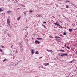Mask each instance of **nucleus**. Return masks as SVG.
Instances as JSON below:
<instances>
[{
    "label": "nucleus",
    "instance_id": "obj_1",
    "mask_svg": "<svg viewBox=\"0 0 77 77\" xmlns=\"http://www.w3.org/2000/svg\"><path fill=\"white\" fill-rule=\"evenodd\" d=\"M7 23L8 24V26L10 25V21H9V19H7Z\"/></svg>",
    "mask_w": 77,
    "mask_h": 77
},
{
    "label": "nucleus",
    "instance_id": "obj_2",
    "mask_svg": "<svg viewBox=\"0 0 77 77\" xmlns=\"http://www.w3.org/2000/svg\"><path fill=\"white\" fill-rule=\"evenodd\" d=\"M20 51H21V52H23V46H20Z\"/></svg>",
    "mask_w": 77,
    "mask_h": 77
},
{
    "label": "nucleus",
    "instance_id": "obj_3",
    "mask_svg": "<svg viewBox=\"0 0 77 77\" xmlns=\"http://www.w3.org/2000/svg\"><path fill=\"white\" fill-rule=\"evenodd\" d=\"M35 42L36 44H39L40 43V42L38 40H35Z\"/></svg>",
    "mask_w": 77,
    "mask_h": 77
},
{
    "label": "nucleus",
    "instance_id": "obj_4",
    "mask_svg": "<svg viewBox=\"0 0 77 77\" xmlns=\"http://www.w3.org/2000/svg\"><path fill=\"white\" fill-rule=\"evenodd\" d=\"M68 2H69V3H71V2L69 1L68 0H66V1H65L64 2V3H68Z\"/></svg>",
    "mask_w": 77,
    "mask_h": 77
},
{
    "label": "nucleus",
    "instance_id": "obj_5",
    "mask_svg": "<svg viewBox=\"0 0 77 77\" xmlns=\"http://www.w3.org/2000/svg\"><path fill=\"white\" fill-rule=\"evenodd\" d=\"M31 53L32 54H33L34 53V50L33 49H31Z\"/></svg>",
    "mask_w": 77,
    "mask_h": 77
},
{
    "label": "nucleus",
    "instance_id": "obj_6",
    "mask_svg": "<svg viewBox=\"0 0 77 77\" xmlns=\"http://www.w3.org/2000/svg\"><path fill=\"white\" fill-rule=\"evenodd\" d=\"M62 55H65L66 56H68V54H62L61 55H60L61 56H62Z\"/></svg>",
    "mask_w": 77,
    "mask_h": 77
},
{
    "label": "nucleus",
    "instance_id": "obj_7",
    "mask_svg": "<svg viewBox=\"0 0 77 77\" xmlns=\"http://www.w3.org/2000/svg\"><path fill=\"white\" fill-rule=\"evenodd\" d=\"M59 51H62V52H65V50H59Z\"/></svg>",
    "mask_w": 77,
    "mask_h": 77
},
{
    "label": "nucleus",
    "instance_id": "obj_8",
    "mask_svg": "<svg viewBox=\"0 0 77 77\" xmlns=\"http://www.w3.org/2000/svg\"><path fill=\"white\" fill-rule=\"evenodd\" d=\"M69 32H72V29H69Z\"/></svg>",
    "mask_w": 77,
    "mask_h": 77
},
{
    "label": "nucleus",
    "instance_id": "obj_9",
    "mask_svg": "<svg viewBox=\"0 0 77 77\" xmlns=\"http://www.w3.org/2000/svg\"><path fill=\"white\" fill-rule=\"evenodd\" d=\"M35 53L37 54H39V51H37L35 52Z\"/></svg>",
    "mask_w": 77,
    "mask_h": 77
},
{
    "label": "nucleus",
    "instance_id": "obj_10",
    "mask_svg": "<svg viewBox=\"0 0 77 77\" xmlns=\"http://www.w3.org/2000/svg\"><path fill=\"white\" fill-rule=\"evenodd\" d=\"M21 18V16H20L19 17H18L17 18V20H20Z\"/></svg>",
    "mask_w": 77,
    "mask_h": 77
},
{
    "label": "nucleus",
    "instance_id": "obj_11",
    "mask_svg": "<svg viewBox=\"0 0 77 77\" xmlns=\"http://www.w3.org/2000/svg\"><path fill=\"white\" fill-rule=\"evenodd\" d=\"M47 51H48L49 52H50V51H51V52H52V51H52V50H48V49L47 50Z\"/></svg>",
    "mask_w": 77,
    "mask_h": 77
},
{
    "label": "nucleus",
    "instance_id": "obj_12",
    "mask_svg": "<svg viewBox=\"0 0 77 77\" xmlns=\"http://www.w3.org/2000/svg\"><path fill=\"white\" fill-rule=\"evenodd\" d=\"M7 13H8V14H10V13L11 12V11H7Z\"/></svg>",
    "mask_w": 77,
    "mask_h": 77
},
{
    "label": "nucleus",
    "instance_id": "obj_13",
    "mask_svg": "<svg viewBox=\"0 0 77 77\" xmlns=\"http://www.w3.org/2000/svg\"><path fill=\"white\" fill-rule=\"evenodd\" d=\"M37 39L38 40H41V39H42V38H37Z\"/></svg>",
    "mask_w": 77,
    "mask_h": 77
},
{
    "label": "nucleus",
    "instance_id": "obj_14",
    "mask_svg": "<svg viewBox=\"0 0 77 77\" xmlns=\"http://www.w3.org/2000/svg\"><path fill=\"white\" fill-rule=\"evenodd\" d=\"M19 45H20V47H21V42H19Z\"/></svg>",
    "mask_w": 77,
    "mask_h": 77
},
{
    "label": "nucleus",
    "instance_id": "obj_15",
    "mask_svg": "<svg viewBox=\"0 0 77 77\" xmlns=\"http://www.w3.org/2000/svg\"><path fill=\"white\" fill-rule=\"evenodd\" d=\"M56 40L57 41H58V42H59L60 41V40L59 39L56 38Z\"/></svg>",
    "mask_w": 77,
    "mask_h": 77
},
{
    "label": "nucleus",
    "instance_id": "obj_16",
    "mask_svg": "<svg viewBox=\"0 0 77 77\" xmlns=\"http://www.w3.org/2000/svg\"><path fill=\"white\" fill-rule=\"evenodd\" d=\"M42 26H43L44 28H45V29L46 28L45 27H46V26H45V25H42Z\"/></svg>",
    "mask_w": 77,
    "mask_h": 77
},
{
    "label": "nucleus",
    "instance_id": "obj_17",
    "mask_svg": "<svg viewBox=\"0 0 77 77\" xmlns=\"http://www.w3.org/2000/svg\"><path fill=\"white\" fill-rule=\"evenodd\" d=\"M38 17H42V16H41V15H38Z\"/></svg>",
    "mask_w": 77,
    "mask_h": 77
},
{
    "label": "nucleus",
    "instance_id": "obj_18",
    "mask_svg": "<svg viewBox=\"0 0 77 77\" xmlns=\"http://www.w3.org/2000/svg\"><path fill=\"white\" fill-rule=\"evenodd\" d=\"M55 38H59L60 39H61V38L58 37V36H55Z\"/></svg>",
    "mask_w": 77,
    "mask_h": 77
},
{
    "label": "nucleus",
    "instance_id": "obj_19",
    "mask_svg": "<svg viewBox=\"0 0 77 77\" xmlns=\"http://www.w3.org/2000/svg\"><path fill=\"white\" fill-rule=\"evenodd\" d=\"M7 60V59H4V60H3V62H5V61H6Z\"/></svg>",
    "mask_w": 77,
    "mask_h": 77
},
{
    "label": "nucleus",
    "instance_id": "obj_20",
    "mask_svg": "<svg viewBox=\"0 0 77 77\" xmlns=\"http://www.w3.org/2000/svg\"><path fill=\"white\" fill-rule=\"evenodd\" d=\"M67 48H68V49L69 50V49H70V48H69V47H68V46H67Z\"/></svg>",
    "mask_w": 77,
    "mask_h": 77
},
{
    "label": "nucleus",
    "instance_id": "obj_21",
    "mask_svg": "<svg viewBox=\"0 0 77 77\" xmlns=\"http://www.w3.org/2000/svg\"><path fill=\"white\" fill-rule=\"evenodd\" d=\"M0 51H1V52H3V50H2L0 49Z\"/></svg>",
    "mask_w": 77,
    "mask_h": 77
},
{
    "label": "nucleus",
    "instance_id": "obj_22",
    "mask_svg": "<svg viewBox=\"0 0 77 77\" xmlns=\"http://www.w3.org/2000/svg\"><path fill=\"white\" fill-rule=\"evenodd\" d=\"M66 32H64L63 35H66Z\"/></svg>",
    "mask_w": 77,
    "mask_h": 77
},
{
    "label": "nucleus",
    "instance_id": "obj_23",
    "mask_svg": "<svg viewBox=\"0 0 77 77\" xmlns=\"http://www.w3.org/2000/svg\"><path fill=\"white\" fill-rule=\"evenodd\" d=\"M3 11V10H2L1 8H0V12H2Z\"/></svg>",
    "mask_w": 77,
    "mask_h": 77
},
{
    "label": "nucleus",
    "instance_id": "obj_24",
    "mask_svg": "<svg viewBox=\"0 0 77 77\" xmlns=\"http://www.w3.org/2000/svg\"><path fill=\"white\" fill-rule=\"evenodd\" d=\"M29 12H33V11H32V10H30L29 11Z\"/></svg>",
    "mask_w": 77,
    "mask_h": 77
},
{
    "label": "nucleus",
    "instance_id": "obj_25",
    "mask_svg": "<svg viewBox=\"0 0 77 77\" xmlns=\"http://www.w3.org/2000/svg\"><path fill=\"white\" fill-rule=\"evenodd\" d=\"M66 8H69V7L68 6L66 5Z\"/></svg>",
    "mask_w": 77,
    "mask_h": 77
},
{
    "label": "nucleus",
    "instance_id": "obj_26",
    "mask_svg": "<svg viewBox=\"0 0 77 77\" xmlns=\"http://www.w3.org/2000/svg\"><path fill=\"white\" fill-rule=\"evenodd\" d=\"M1 47L2 48H5V47H4V46H2V45L1 46Z\"/></svg>",
    "mask_w": 77,
    "mask_h": 77
},
{
    "label": "nucleus",
    "instance_id": "obj_27",
    "mask_svg": "<svg viewBox=\"0 0 77 77\" xmlns=\"http://www.w3.org/2000/svg\"><path fill=\"white\" fill-rule=\"evenodd\" d=\"M72 5H73V6H75V5H74V4H72Z\"/></svg>",
    "mask_w": 77,
    "mask_h": 77
},
{
    "label": "nucleus",
    "instance_id": "obj_28",
    "mask_svg": "<svg viewBox=\"0 0 77 77\" xmlns=\"http://www.w3.org/2000/svg\"><path fill=\"white\" fill-rule=\"evenodd\" d=\"M43 23H45V24H46L47 23V22H46L45 21V22H43Z\"/></svg>",
    "mask_w": 77,
    "mask_h": 77
},
{
    "label": "nucleus",
    "instance_id": "obj_29",
    "mask_svg": "<svg viewBox=\"0 0 77 77\" xmlns=\"http://www.w3.org/2000/svg\"><path fill=\"white\" fill-rule=\"evenodd\" d=\"M54 24H55V25H57V24L56 23H54Z\"/></svg>",
    "mask_w": 77,
    "mask_h": 77
},
{
    "label": "nucleus",
    "instance_id": "obj_30",
    "mask_svg": "<svg viewBox=\"0 0 77 77\" xmlns=\"http://www.w3.org/2000/svg\"><path fill=\"white\" fill-rule=\"evenodd\" d=\"M62 16H63L64 17H65V18H66V17H65V16H63V15H62Z\"/></svg>",
    "mask_w": 77,
    "mask_h": 77
},
{
    "label": "nucleus",
    "instance_id": "obj_31",
    "mask_svg": "<svg viewBox=\"0 0 77 77\" xmlns=\"http://www.w3.org/2000/svg\"><path fill=\"white\" fill-rule=\"evenodd\" d=\"M58 56H60V54L59 53V54H58Z\"/></svg>",
    "mask_w": 77,
    "mask_h": 77
},
{
    "label": "nucleus",
    "instance_id": "obj_32",
    "mask_svg": "<svg viewBox=\"0 0 77 77\" xmlns=\"http://www.w3.org/2000/svg\"><path fill=\"white\" fill-rule=\"evenodd\" d=\"M57 26H60V25L58 24H57Z\"/></svg>",
    "mask_w": 77,
    "mask_h": 77
},
{
    "label": "nucleus",
    "instance_id": "obj_33",
    "mask_svg": "<svg viewBox=\"0 0 77 77\" xmlns=\"http://www.w3.org/2000/svg\"><path fill=\"white\" fill-rule=\"evenodd\" d=\"M42 68H44V69H48L45 68H44V67H42Z\"/></svg>",
    "mask_w": 77,
    "mask_h": 77
},
{
    "label": "nucleus",
    "instance_id": "obj_34",
    "mask_svg": "<svg viewBox=\"0 0 77 77\" xmlns=\"http://www.w3.org/2000/svg\"><path fill=\"white\" fill-rule=\"evenodd\" d=\"M60 27L61 29H63V28H62V26H60Z\"/></svg>",
    "mask_w": 77,
    "mask_h": 77
},
{
    "label": "nucleus",
    "instance_id": "obj_35",
    "mask_svg": "<svg viewBox=\"0 0 77 77\" xmlns=\"http://www.w3.org/2000/svg\"><path fill=\"white\" fill-rule=\"evenodd\" d=\"M8 36H9V35H10V34H7Z\"/></svg>",
    "mask_w": 77,
    "mask_h": 77
},
{
    "label": "nucleus",
    "instance_id": "obj_36",
    "mask_svg": "<svg viewBox=\"0 0 77 77\" xmlns=\"http://www.w3.org/2000/svg\"><path fill=\"white\" fill-rule=\"evenodd\" d=\"M57 58V60L58 59L59 60H60V59H60V58Z\"/></svg>",
    "mask_w": 77,
    "mask_h": 77
},
{
    "label": "nucleus",
    "instance_id": "obj_37",
    "mask_svg": "<svg viewBox=\"0 0 77 77\" xmlns=\"http://www.w3.org/2000/svg\"><path fill=\"white\" fill-rule=\"evenodd\" d=\"M69 63H72V61H70Z\"/></svg>",
    "mask_w": 77,
    "mask_h": 77
},
{
    "label": "nucleus",
    "instance_id": "obj_38",
    "mask_svg": "<svg viewBox=\"0 0 77 77\" xmlns=\"http://www.w3.org/2000/svg\"><path fill=\"white\" fill-rule=\"evenodd\" d=\"M18 62L17 63H16V64L17 65H18Z\"/></svg>",
    "mask_w": 77,
    "mask_h": 77
},
{
    "label": "nucleus",
    "instance_id": "obj_39",
    "mask_svg": "<svg viewBox=\"0 0 77 77\" xmlns=\"http://www.w3.org/2000/svg\"><path fill=\"white\" fill-rule=\"evenodd\" d=\"M25 38H26V37H27V35H25Z\"/></svg>",
    "mask_w": 77,
    "mask_h": 77
},
{
    "label": "nucleus",
    "instance_id": "obj_40",
    "mask_svg": "<svg viewBox=\"0 0 77 77\" xmlns=\"http://www.w3.org/2000/svg\"><path fill=\"white\" fill-rule=\"evenodd\" d=\"M64 46H65V47H66V44H65V45Z\"/></svg>",
    "mask_w": 77,
    "mask_h": 77
},
{
    "label": "nucleus",
    "instance_id": "obj_41",
    "mask_svg": "<svg viewBox=\"0 0 77 77\" xmlns=\"http://www.w3.org/2000/svg\"><path fill=\"white\" fill-rule=\"evenodd\" d=\"M41 58H42V57H40L39 59H41Z\"/></svg>",
    "mask_w": 77,
    "mask_h": 77
},
{
    "label": "nucleus",
    "instance_id": "obj_42",
    "mask_svg": "<svg viewBox=\"0 0 77 77\" xmlns=\"http://www.w3.org/2000/svg\"><path fill=\"white\" fill-rule=\"evenodd\" d=\"M77 29V28L76 29H74L73 30H76Z\"/></svg>",
    "mask_w": 77,
    "mask_h": 77
},
{
    "label": "nucleus",
    "instance_id": "obj_43",
    "mask_svg": "<svg viewBox=\"0 0 77 77\" xmlns=\"http://www.w3.org/2000/svg\"><path fill=\"white\" fill-rule=\"evenodd\" d=\"M60 36H62V34H60Z\"/></svg>",
    "mask_w": 77,
    "mask_h": 77
},
{
    "label": "nucleus",
    "instance_id": "obj_44",
    "mask_svg": "<svg viewBox=\"0 0 77 77\" xmlns=\"http://www.w3.org/2000/svg\"><path fill=\"white\" fill-rule=\"evenodd\" d=\"M52 17H53V18H55L56 17H54V16H52Z\"/></svg>",
    "mask_w": 77,
    "mask_h": 77
},
{
    "label": "nucleus",
    "instance_id": "obj_45",
    "mask_svg": "<svg viewBox=\"0 0 77 77\" xmlns=\"http://www.w3.org/2000/svg\"><path fill=\"white\" fill-rule=\"evenodd\" d=\"M47 65H49V63H47Z\"/></svg>",
    "mask_w": 77,
    "mask_h": 77
},
{
    "label": "nucleus",
    "instance_id": "obj_46",
    "mask_svg": "<svg viewBox=\"0 0 77 77\" xmlns=\"http://www.w3.org/2000/svg\"><path fill=\"white\" fill-rule=\"evenodd\" d=\"M6 31H5V32H4V34H5V33H6Z\"/></svg>",
    "mask_w": 77,
    "mask_h": 77
},
{
    "label": "nucleus",
    "instance_id": "obj_47",
    "mask_svg": "<svg viewBox=\"0 0 77 77\" xmlns=\"http://www.w3.org/2000/svg\"><path fill=\"white\" fill-rule=\"evenodd\" d=\"M62 56H65V55H62Z\"/></svg>",
    "mask_w": 77,
    "mask_h": 77
},
{
    "label": "nucleus",
    "instance_id": "obj_48",
    "mask_svg": "<svg viewBox=\"0 0 77 77\" xmlns=\"http://www.w3.org/2000/svg\"><path fill=\"white\" fill-rule=\"evenodd\" d=\"M24 14H25V15H26V13L24 12Z\"/></svg>",
    "mask_w": 77,
    "mask_h": 77
},
{
    "label": "nucleus",
    "instance_id": "obj_49",
    "mask_svg": "<svg viewBox=\"0 0 77 77\" xmlns=\"http://www.w3.org/2000/svg\"><path fill=\"white\" fill-rule=\"evenodd\" d=\"M13 46V45H12L11 46V48H12V46Z\"/></svg>",
    "mask_w": 77,
    "mask_h": 77
},
{
    "label": "nucleus",
    "instance_id": "obj_50",
    "mask_svg": "<svg viewBox=\"0 0 77 77\" xmlns=\"http://www.w3.org/2000/svg\"><path fill=\"white\" fill-rule=\"evenodd\" d=\"M16 52L17 53V52H18V51H16Z\"/></svg>",
    "mask_w": 77,
    "mask_h": 77
},
{
    "label": "nucleus",
    "instance_id": "obj_51",
    "mask_svg": "<svg viewBox=\"0 0 77 77\" xmlns=\"http://www.w3.org/2000/svg\"><path fill=\"white\" fill-rule=\"evenodd\" d=\"M76 52H77V53H76V54H77V51H76Z\"/></svg>",
    "mask_w": 77,
    "mask_h": 77
},
{
    "label": "nucleus",
    "instance_id": "obj_52",
    "mask_svg": "<svg viewBox=\"0 0 77 77\" xmlns=\"http://www.w3.org/2000/svg\"><path fill=\"white\" fill-rule=\"evenodd\" d=\"M16 65H17V64H15V65L14 66H16Z\"/></svg>",
    "mask_w": 77,
    "mask_h": 77
},
{
    "label": "nucleus",
    "instance_id": "obj_53",
    "mask_svg": "<svg viewBox=\"0 0 77 77\" xmlns=\"http://www.w3.org/2000/svg\"><path fill=\"white\" fill-rule=\"evenodd\" d=\"M59 20V21H60V20H59H59Z\"/></svg>",
    "mask_w": 77,
    "mask_h": 77
},
{
    "label": "nucleus",
    "instance_id": "obj_54",
    "mask_svg": "<svg viewBox=\"0 0 77 77\" xmlns=\"http://www.w3.org/2000/svg\"><path fill=\"white\" fill-rule=\"evenodd\" d=\"M24 70L25 71V70H26V69H25Z\"/></svg>",
    "mask_w": 77,
    "mask_h": 77
},
{
    "label": "nucleus",
    "instance_id": "obj_55",
    "mask_svg": "<svg viewBox=\"0 0 77 77\" xmlns=\"http://www.w3.org/2000/svg\"><path fill=\"white\" fill-rule=\"evenodd\" d=\"M49 37H50H50H51V36H49Z\"/></svg>",
    "mask_w": 77,
    "mask_h": 77
},
{
    "label": "nucleus",
    "instance_id": "obj_56",
    "mask_svg": "<svg viewBox=\"0 0 77 77\" xmlns=\"http://www.w3.org/2000/svg\"><path fill=\"white\" fill-rule=\"evenodd\" d=\"M55 5H56L57 6V5L56 4Z\"/></svg>",
    "mask_w": 77,
    "mask_h": 77
},
{
    "label": "nucleus",
    "instance_id": "obj_57",
    "mask_svg": "<svg viewBox=\"0 0 77 77\" xmlns=\"http://www.w3.org/2000/svg\"><path fill=\"white\" fill-rule=\"evenodd\" d=\"M35 58V59H36V58Z\"/></svg>",
    "mask_w": 77,
    "mask_h": 77
},
{
    "label": "nucleus",
    "instance_id": "obj_58",
    "mask_svg": "<svg viewBox=\"0 0 77 77\" xmlns=\"http://www.w3.org/2000/svg\"><path fill=\"white\" fill-rule=\"evenodd\" d=\"M60 21V23H61V21Z\"/></svg>",
    "mask_w": 77,
    "mask_h": 77
},
{
    "label": "nucleus",
    "instance_id": "obj_59",
    "mask_svg": "<svg viewBox=\"0 0 77 77\" xmlns=\"http://www.w3.org/2000/svg\"><path fill=\"white\" fill-rule=\"evenodd\" d=\"M41 66H39V67H40Z\"/></svg>",
    "mask_w": 77,
    "mask_h": 77
},
{
    "label": "nucleus",
    "instance_id": "obj_60",
    "mask_svg": "<svg viewBox=\"0 0 77 77\" xmlns=\"http://www.w3.org/2000/svg\"><path fill=\"white\" fill-rule=\"evenodd\" d=\"M54 0V1H55V0Z\"/></svg>",
    "mask_w": 77,
    "mask_h": 77
},
{
    "label": "nucleus",
    "instance_id": "obj_61",
    "mask_svg": "<svg viewBox=\"0 0 77 77\" xmlns=\"http://www.w3.org/2000/svg\"><path fill=\"white\" fill-rule=\"evenodd\" d=\"M45 65H46L45 64Z\"/></svg>",
    "mask_w": 77,
    "mask_h": 77
},
{
    "label": "nucleus",
    "instance_id": "obj_62",
    "mask_svg": "<svg viewBox=\"0 0 77 77\" xmlns=\"http://www.w3.org/2000/svg\"><path fill=\"white\" fill-rule=\"evenodd\" d=\"M76 55H77V54Z\"/></svg>",
    "mask_w": 77,
    "mask_h": 77
}]
</instances>
